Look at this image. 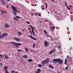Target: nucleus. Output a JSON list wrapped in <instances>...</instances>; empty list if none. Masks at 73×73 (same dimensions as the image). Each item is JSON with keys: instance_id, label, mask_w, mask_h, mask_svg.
Returning a JSON list of instances; mask_svg holds the SVG:
<instances>
[{"instance_id": "13d9d810", "label": "nucleus", "mask_w": 73, "mask_h": 73, "mask_svg": "<svg viewBox=\"0 0 73 73\" xmlns=\"http://www.w3.org/2000/svg\"><path fill=\"white\" fill-rule=\"evenodd\" d=\"M1 33L0 31V35H1Z\"/></svg>"}, {"instance_id": "a19ab883", "label": "nucleus", "mask_w": 73, "mask_h": 73, "mask_svg": "<svg viewBox=\"0 0 73 73\" xmlns=\"http://www.w3.org/2000/svg\"><path fill=\"white\" fill-rule=\"evenodd\" d=\"M11 73H15V71L13 70V71H11Z\"/></svg>"}, {"instance_id": "3c124183", "label": "nucleus", "mask_w": 73, "mask_h": 73, "mask_svg": "<svg viewBox=\"0 0 73 73\" xmlns=\"http://www.w3.org/2000/svg\"><path fill=\"white\" fill-rule=\"evenodd\" d=\"M58 48H59V49H60V46H58Z\"/></svg>"}, {"instance_id": "c85d7f7f", "label": "nucleus", "mask_w": 73, "mask_h": 73, "mask_svg": "<svg viewBox=\"0 0 73 73\" xmlns=\"http://www.w3.org/2000/svg\"><path fill=\"white\" fill-rule=\"evenodd\" d=\"M2 3L4 4V5H5V2H4V1H2Z\"/></svg>"}, {"instance_id": "ea45409f", "label": "nucleus", "mask_w": 73, "mask_h": 73, "mask_svg": "<svg viewBox=\"0 0 73 73\" xmlns=\"http://www.w3.org/2000/svg\"><path fill=\"white\" fill-rule=\"evenodd\" d=\"M20 50H21V51H23V50H20V49L17 50V51H20Z\"/></svg>"}, {"instance_id": "680f3d73", "label": "nucleus", "mask_w": 73, "mask_h": 73, "mask_svg": "<svg viewBox=\"0 0 73 73\" xmlns=\"http://www.w3.org/2000/svg\"><path fill=\"white\" fill-rule=\"evenodd\" d=\"M1 10H0V12H1Z\"/></svg>"}, {"instance_id": "6e6d98bb", "label": "nucleus", "mask_w": 73, "mask_h": 73, "mask_svg": "<svg viewBox=\"0 0 73 73\" xmlns=\"http://www.w3.org/2000/svg\"><path fill=\"white\" fill-rule=\"evenodd\" d=\"M58 73H61L60 72V71H58Z\"/></svg>"}, {"instance_id": "c9c22d12", "label": "nucleus", "mask_w": 73, "mask_h": 73, "mask_svg": "<svg viewBox=\"0 0 73 73\" xmlns=\"http://www.w3.org/2000/svg\"><path fill=\"white\" fill-rule=\"evenodd\" d=\"M32 32L33 34L34 35H35V32H34V31H33Z\"/></svg>"}, {"instance_id": "9b49d317", "label": "nucleus", "mask_w": 73, "mask_h": 73, "mask_svg": "<svg viewBox=\"0 0 73 73\" xmlns=\"http://www.w3.org/2000/svg\"><path fill=\"white\" fill-rule=\"evenodd\" d=\"M50 30H51V31L52 32H53V30L55 29V27L53 26L52 27H51L50 28Z\"/></svg>"}, {"instance_id": "dca6fc26", "label": "nucleus", "mask_w": 73, "mask_h": 73, "mask_svg": "<svg viewBox=\"0 0 73 73\" xmlns=\"http://www.w3.org/2000/svg\"><path fill=\"white\" fill-rule=\"evenodd\" d=\"M22 58H28V56H27V55H23L22 56Z\"/></svg>"}, {"instance_id": "c756f323", "label": "nucleus", "mask_w": 73, "mask_h": 73, "mask_svg": "<svg viewBox=\"0 0 73 73\" xmlns=\"http://www.w3.org/2000/svg\"><path fill=\"white\" fill-rule=\"evenodd\" d=\"M44 33H45V34H46V33H47V32H46V30H44Z\"/></svg>"}, {"instance_id": "6e6552de", "label": "nucleus", "mask_w": 73, "mask_h": 73, "mask_svg": "<svg viewBox=\"0 0 73 73\" xmlns=\"http://www.w3.org/2000/svg\"><path fill=\"white\" fill-rule=\"evenodd\" d=\"M56 51V49H54L53 50H51L50 51V52L48 53V54H52V53H54V52Z\"/></svg>"}, {"instance_id": "1a4fd4ad", "label": "nucleus", "mask_w": 73, "mask_h": 73, "mask_svg": "<svg viewBox=\"0 0 73 73\" xmlns=\"http://www.w3.org/2000/svg\"><path fill=\"white\" fill-rule=\"evenodd\" d=\"M1 11L2 14L3 15H4V13H5V14H7V11L3 10H1Z\"/></svg>"}, {"instance_id": "09e8293b", "label": "nucleus", "mask_w": 73, "mask_h": 73, "mask_svg": "<svg viewBox=\"0 0 73 73\" xmlns=\"http://www.w3.org/2000/svg\"><path fill=\"white\" fill-rule=\"evenodd\" d=\"M0 65L1 66H3V64H2V63H1L0 64Z\"/></svg>"}, {"instance_id": "8fccbe9b", "label": "nucleus", "mask_w": 73, "mask_h": 73, "mask_svg": "<svg viewBox=\"0 0 73 73\" xmlns=\"http://www.w3.org/2000/svg\"><path fill=\"white\" fill-rule=\"evenodd\" d=\"M51 41H53V38H51Z\"/></svg>"}, {"instance_id": "f257e3e1", "label": "nucleus", "mask_w": 73, "mask_h": 73, "mask_svg": "<svg viewBox=\"0 0 73 73\" xmlns=\"http://www.w3.org/2000/svg\"><path fill=\"white\" fill-rule=\"evenodd\" d=\"M53 62H54V63H55V64H56L57 62H58V63L59 64H62L64 61L62 59L56 58L53 60Z\"/></svg>"}, {"instance_id": "cd10ccee", "label": "nucleus", "mask_w": 73, "mask_h": 73, "mask_svg": "<svg viewBox=\"0 0 73 73\" xmlns=\"http://www.w3.org/2000/svg\"><path fill=\"white\" fill-rule=\"evenodd\" d=\"M44 4L46 5V9L47 8V4H46V3H45Z\"/></svg>"}, {"instance_id": "49530a36", "label": "nucleus", "mask_w": 73, "mask_h": 73, "mask_svg": "<svg viewBox=\"0 0 73 73\" xmlns=\"http://www.w3.org/2000/svg\"><path fill=\"white\" fill-rule=\"evenodd\" d=\"M28 29L29 30V31H31V29L29 28H28Z\"/></svg>"}, {"instance_id": "4468645a", "label": "nucleus", "mask_w": 73, "mask_h": 73, "mask_svg": "<svg viewBox=\"0 0 73 73\" xmlns=\"http://www.w3.org/2000/svg\"><path fill=\"white\" fill-rule=\"evenodd\" d=\"M4 56L5 59H8V58H9V57L8 56H7V55L5 54H4Z\"/></svg>"}, {"instance_id": "f8f14e48", "label": "nucleus", "mask_w": 73, "mask_h": 73, "mask_svg": "<svg viewBox=\"0 0 73 73\" xmlns=\"http://www.w3.org/2000/svg\"><path fill=\"white\" fill-rule=\"evenodd\" d=\"M48 42L46 41H44V45L45 47H47L48 46Z\"/></svg>"}, {"instance_id": "20e7f679", "label": "nucleus", "mask_w": 73, "mask_h": 73, "mask_svg": "<svg viewBox=\"0 0 73 73\" xmlns=\"http://www.w3.org/2000/svg\"><path fill=\"white\" fill-rule=\"evenodd\" d=\"M8 33H5L2 35H0V40H1L3 38H4L5 37L7 36Z\"/></svg>"}, {"instance_id": "f03ea898", "label": "nucleus", "mask_w": 73, "mask_h": 73, "mask_svg": "<svg viewBox=\"0 0 73 73\" xmlns=\"http://www.w3.org/2000/svg\"><path fill=\"white\" fill-rule=\"evenodd\" d=\"M11 8L13 9V13L15 16H17V12H19V11L17 10V8L15 7L13 5H11Z\"/></svg>"}, {"instance_id": "7c9ffc66", "label": "nucleus", "mask_w": 73, "mask_h": 73, "mask_svg": "<svg viewBox=\"0 0 73 73\" xmlns=\"http://www.w3.org/2000/svg\"><path fill=\"white\" fill-rule=\"evenodd\" d=\"M15 17L16 18H17V19H20V17L19 16H17Z\"/></svg>"}, {"instance_id": "9d476101", "label": "nucleus", "mask_w": 73, "mask_h": 73, "mask_svg": "<svg viewBox=\"0 0 73 73\" xmlns=\"http://www.w3.org/2000/svg\"><path fill=\"white\" fill-rule=\"evenodd\" d=\"M48 67L50 69H54V67L50 64H49Z\"/></svg>"}, {"instance_id": "aec40b11", "label": "nucleus", "mask_w": 73, "mask_h": 73, "mask_svg": "<svg viewBox=\"0 0 73 73\" xmlns=\"http://www.w3.org/2000/svg\"><path fill=\"white\" fill-rule=\"evenodd\" d=\"M17 34L19 35H18L19 36H20V35H22V33H21V32H19L18 33H17Z\"/></svg>"}, {"instance_id": "79ce46f5", "label": "nucleus", "mask_w": 73, "mask_h": 73, "mask_svg": "<svg viewBox=\"0 0 73 73\" xmlns=\"http://www.w3.org/2000/svg\"><path fill=\"white\" fill-rule=\"evenodd\" d=\"M26 23H28V24H30V23L29 22H28V21H27L26 22Z\"/></svg>"}, {"instance_id": "69168bd1", "label": "nucleus", "mask_w": 73, "mask_h": 73, "mask_svg": "<svg viewBox=\"0 0 73 73\" xmlns=\"http://www.w3.org/2000/svg\"><path fill=\"white\" fill-rule=\"evenodd\" d=\"M0 61H1V59L0 58Z\"/></svg>"}, {"instance_id": "b1692460", "label": "nucleus", "mask_w": 73, "mask_h": 73, "mask_svg": "<svg viewBox=\"0 0 73 73\" xmlns=\"http://www.w3.org/2000/svg\"><path fill=\"white\" fill-rule=\"evenodd\" d=\"M67 59H68V60H70V58L69 56H68V55H67Z\"/></svg>"}, {"instance_id": "f3484780", "label": "nucleus", "mask_w": 73, "mask_h": 73, "mask_svg": "<svg viewBox=\"0 0 73 73\" xmlns=\"http://www.w3.org/2000/svg\"><path fill=\"white\" fill-rule=\"evenodd\" d=\"M8 66H5L4 68V70L5 71H6V70H7V69H8Z\"/></svg>"}, {"instance_id": "e433bc0d", "label": "nucleus", "mask_w": 73, "mask_h": 73, "mask_svg": "<svg viewBox=\"0 0 73 73\" xmlns=\"http://www.w3.org/2000/svg\"><path fill=\"white\" fill-rule=\"evenodd\" d=\"M48 37L50 38H52V36H51V35H49Z\"/></svg>"}, {"instance_id": "58836bf2", "label": "nucleus", "mask_w": 73, "mask_h": 73, "mask_svg": "<svg viewBox=\"0 0 73 73\" xmlns=\"http://www.w3.org/2000/svg\"><path fill=\"white\" fill-rule=\"evenodd\" d=\"M0 57L1 58H3V55H1V54H0Z\"/></svg>"}, {"instance_id": "39448f33", "label": "nucleus", "mask_w": 73, "mask_h": 73, "mask_svg": "<svg viewBox=\"0 0 73 73\" xmlns=\"http://www.w3.org/2000/svg\"><path fill=\"white\" fill-rule=\"evenodd\" d=\"M13 38L17 42H20V39L19 38L17 37H13Z\"/></svg>"}, {"instance_id": "4be33fe9", "label": "nucleus", "mask_w": 73, "mask_h": 73, "mask_svg": "<svg viewBox=\"0 0 73 73\" xmlns=\"http://www.w3.org/2000/svg\"><path fill=\"white\" fill-rule=\"evenodd\" d=\"M13 19H14V20H15V21H17V18H16L15 17H13Z\"/></svg>"}, {"instance_id": "e2e57ef3", "label": "nucleus", "mask_w": 73, "mask_h": 73, "mask_svg": "<svg viewBox=\"0 0 73 73\" xmlns=\"http://www.w3.org/2000/svg\"><path fill=\"white\" fill-rule=\"evenodd\" d=\"M47 37H48L49 36H48L47 35Z\"/></svg>"}, {"instance_id": "37998d69", "label": "nucleus", "mask_w": 73, "mask_h": 73, "mask_svg": "<svg viewBox=\"0 0 73 73\" xmlns=\"http://www.w3.org/2000/svg\"><path fill=\"white\" fill-rule=\"evenodd\" d=\"M50 0V1H52L53 2H54V0Z\"/></svg>"}, {"instance_id": "393cba45", "label": "nucleus", "mask_w": 73, "mask_h": 73, "mask_svg": "<svg viewBox=\"0 0 73 73\" xmlns=\"http://www.w3.org/2000/svg\"><path fill=\"white\" fill-rule=\"evenodd\" d=\"M42 65H41L40 64L38 65V67H39V68H41V67H42Z\"/></svg>"}, {"instance_id": "2f4dec72", "label": "nucleus", "mask_w": 73, "mask_h": 73, "mask_svg": "<svg viewBox=\"0 0 73 73\" xmlns=\"http://www.w3.org/2000/svg\"><path fill=\"white\" fill-rule=\"evenodd\" d=\"M66 7H67V9H68V10H70V8L69 7H68V5L66 6Z\"/></svg>"}, {"instance_id": "de8ad7c7", "label": "nucleus", "mask_w": 73, "mask_h": 73, "mask_svg": "<svg viewBox=\"0 0 73 73\" xmlns=\"http://www.w3.org/2000/svg\"><path fill=\"white\" fill-rule=\"evenodd\" d=\"M38 13L37 12L36 13V15H38Z\"/></svg>"}, {"instance_id": "c03bdc74", "label": "nucleus", "mask_w": 73, "mask_h": 73, "mask_svg": "<svg viewBox=\"0 0 73 73\" xmlns=\"http://www.w3.org/2000/svg\"><path fill=\"white\" fill-rule=\"evenodd\" d=\"M30 33L32 36V35H33L32 34V31H30Z\"/></svg>"}, {"instance_id": "052dcab7", "label": "nucleus", "mask_w": 73, "mask_h": 73, "mask_svg": "<svg viewBox=\"0 0 73 73\" xmlns=\"http://www.w3.org/2000/svg\"><path fill=\"white\" fill-rule=\"evenodd\" d=\"M10 0H7V1H9Z\"/></svg>"}, {"instance_id": "0eeeda50", "label": "nucleus", "mask_w": 73, "mask_h": 73, "mask_svg": "<svg viewBox=\"0 0 73 73\" xmlns=\"http://www.w3.org/2000/svg\"><path fill=\"white\" fill-rule=\"evenodd\" d=\"M10 27V25H9L7 23H5L4 25V27L6 28H9Z\"/></svg>"}, {"instance_id": "a18cd8bd", "label": "nucleus", "mask_w": 73, "mask_h": 73, "mask_svg": "<svg viewBox=\"0 0 73 73\" xmlns=\"http://www.w3.org/2000/svg\"><path fill=\"white\" fill-rule=\"evenodd\" d=\"M22 32H25V31L24 30L22 29Z\"/></svg>"}, {"instance_id": "7ed1b4c3", "label": "nucleus", "mask_w": 73, "mask_h": 73, "mask_svg": "<svg viewBox=\"0 0 73 73\" xmlns=\"http://www.w3.org/2000/svg\"><path fill=\"white\" fill-rule=\"evenodd\" d=\"M11 43L12 45H14L15 47L17 48H19V46L21 45V44L20 43H19L14 42H11Z\"/></svg>"}, {"instance_id": "a878e982", "label": "nucleus", "mask_w": 73, "mask_h": 73, "mask_svg": "<svg viewBox=\"0 0 73 73\" xmlns=\"http://www.w3.org/2000/svg\"><path fill=\"white\" fill-rule=\"evenodd\" d=\"M67 66L68 67H66V68H65L66 70H68V69H69V66Z\"/></svg>"}, {"instance_id": "4d7b16f0", "label": "nucleus", "mask_w": 73, "mask_h": 73, "mask_svg": "<svg viewBox=\"0 0 73 73\" xmlns=\"http://www.w3.org/2000/svg\"><path fill=\"white\" fill-rule=\"evenodd\" d=\"M39 22L40 23H42V22H41V21H39Z\"/></svg>"}, {"instance_id": "5fc2aeb1", "label": "nucleus", "mask_w": 73, "mask_h": 73, "mask_svg": "<svg viewBox=\"0 0 73 73\" xmlns=\"http://www.w3.org/2000/svg\"><path fill=\"white\" fill-rule=\"evenodd\" d=\"M36 5H37V4H35V7H36Z\"/></svg>"}, {"instance_id": "423d86ee", "label": "nucleus", "mask_w": 73, "mask_h": 73, "mask_svg": "<svg viewBox=\"0 0 73 73\" xmlns=\"http://www.w3.org/2000/svg\"><path fill=\"white\" fill-rule=\"evenodd\" d=\"M47 63L45 60L43 61L41 63V64H42L43 66H44L45 65V64H46Z\"/></svg>"}, {"instance_id": "a211bd4d", "label": "nucleus", "mask_w": 73, "mask_h": 73, "mask_svg": "<svg viewBox=\"0 0 73 73\" xmlns=\"http://www.w3.org/2000/svg\"><path fill=\"white\" fill-rule=\"evenodd\" d=\"M49 58H47L45 60L47 63H49Z\"/></svg>"}, {"instance_id": "5701e85b", "label": "nucleus", "mask_w": 73, "mask_h": 73, "mask_svg": "<svg viewBox=\"0 0 73 73\" xmlns=\"http://www.w3.org/2000/svg\"><path fill=\"white\" fill-rule=\"evenodd\" d=\"M31 28L32 30V32L33 31H34L33 30V29H35V28H34V27H31Z\"/></svg>"}, {"instance_id": "bb28decb", "label": "nucleus", "mask_w": 73, "mask_h": 73, "mask_svg": "<svg viewBox=\"0 0 73 73\" xmlns=\"http://www.w3.org/2000/svg\"><path fill=\"white\" fill-rule=\"evenodd\" d=\"M25 49L26 52H28V48H25Z\"/></svg>"}, {"instance_id": "f704fd0d", "label": "nucleus", "mask_w": 73, "mask_h": 73, "mask_svg": "<svg viewBox=\"0 0 73 73\" xmlns=\"http://www.w3.org/2000/svg\"><path fill=\"white\" fill-rule=\"evenodd\" d=\"M36 45L35 44H34L33 45V48H35V46Z\"/></svg>"}, {"instance_id": "4c0bfd02", "label": "nucleus", "mask_w": 73, "mask_h": 73, "mask_svg": "<svg viewBox=\"0 0 73 73\" xmlns=\"http://www.w3.org/2000/svg\"><path fill=\"white\" fill-rule=\"evenodd\" d=\"M41 14L40 13H38V15L40 17V15H41Z\"/></svg>"}, {"instance_id": "bf43d9fd", "label": "nucleus", "mask_w": 73, "mask_h": 73, "mask_svg": "<svg viewBox=\"0 0 73 73\" xmlns=\"http://www.w3.org/2000/svg\"><path fill=\"white\" fill-rule=\"evenodd\" d=\"M46 36H48V35H47V34H46Z\"/></svg>"}, {"instance_id": "0e129e2a", "label": "nucleus", "mask_w": 73, "mask_h": 73, "mask_svg": "<svg viewBox=\"0 0 73 73\" xmlns=\"http://www.w3.org/2000/svg\"><path fill=\"white\" fill-rule=\"evenodd\" d=\"M49 25H50V23H49Z\"/></svg>"}, {"instance_id": "864d4df0", "label": "nucleus", "mask_w": 73, "mask_h": 73, "mask_svg": "<svg viewBox=\"0 0 73 73\" xmlns=\"http://www.w3.org/2000/svg\"><path fill=\"white\" fill-rule=\"evenodd\" d=\"M65 5H67V4H66V3H65Z\"/></svg>"}, {"instance_id": "ddd939ff", "label": "nucleus", "mask_w": 73, "mask_h": 73, "mask_svg": "<svg viewBox=\"0 0 73 73\" xmlns=\"http://www.w3.org/2000/svg\"><path fill=\"white\" fill-rule=\"evenodd\" d=\"M29 36L31 38H32V39L33 40H37V38L33 37V36L31 35H30Z\"/></svg>"}, {"instance_id": "473e14b6", "label": "nucleus", "mask_w": 73, "mask_h": 73, "mask_svg": "<svg viewBox=\"0 0 73 73\" xmlns=\"http://www.w3.org/2000/svg\"><path fill=\"white\" fill-rule=\"evenodd\" d=\"M42 7H44V5L42 6V7H41V8L42 10H44V8H43Z\"/></svg>"}, {"instance_id": "2eb2a0df", "label": "nucleus", "mask_w": 73, "mask_h": 73, "mask_svg": "<svg viewBox=\"0 0 73 73\" xmlns=\"http://www.w3.org/2000/svg\"><path fill=\"white\" fill-rule=\"evenodd\" d=\"M41 72V69H37V71L35 72V73H39Z\"/></svg>"}, {"instance_id": "603ef678", "label": "nucleus", "mask_w": 73, "mask_h": 73, "mask_svg": "<svg viewBox=\"0 0 73 73\" xmlns=\"http://www.w3.org/2000/svg\"><path fill=\"white\" fill-rule=\"evenodd\" d=\"M9 7V6H8V5H7V8H8Z\"/></svg>"}, {"instance_id": "412c9836", "label": "nucleus", "mask_w": 73, "mask_h": 73, "mask_svg": "<svg viewBox=\"0 0 73 73\" xmlns=\"http://www.w3.org/2000/svg\"><path fill=\"white\" fill-rule=\"evenodd\" d=\"M67 64V59L66 58L64 61V65H66Z\"/></svg>"}, {"instance_id": "6ab92c4d", "label": "nucleus", "mask_w": 73, "mask_h": 73, "mask_svg": "<svg viewBox=\"0 0 73 73\" xmlns=\"http://www.w3.org/2000/svg\"><path fill=\"white\" fill-rule=\"evenodd\" d=\"M29 62H32L33 61V59H28L27 60Z\"/></svg>"}, {"instance_id": "72a5a7b5", "label": "nucleus", "mask_w": 73, "mask_h": 73, "mask_svg": "<svg viewBox=\"0 0 73 73\" xmlns=\"http://www.w3.org/2000/svg\"><path fill=\"white\" fill-rule=\"evenodd\" d=\"M5 73H9V71L8 70L5 71Z\"/></svg>"}]
</instances>
